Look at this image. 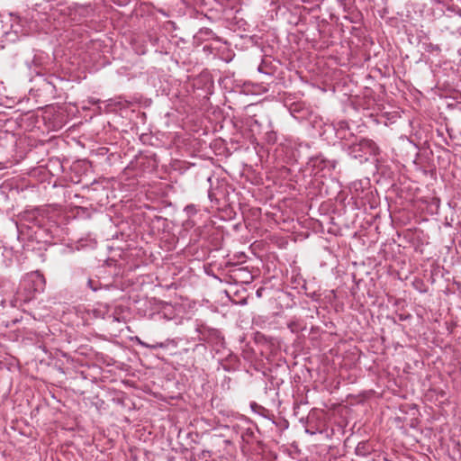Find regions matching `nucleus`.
<instances>
[{"label": "nucleus", "mask_w": 461, "mask_h": 461, "mask_svg": "<svg viewBox=\"0 0 461 461\" xmlns=\"http://www.w3.org/2000/svg\"><path fill=\"white\" fill-rule=\"evenodd\" d=\"M46 281L42 274L34 271L27 274L20 282L15 294L17 303H29L37 294L45 289Z\"/></svg>", "instance_id": "f257e3e1"}, {"label": "nucleus", "mask_w": 461, "mask_h": 461, "mask_svg": "<svg viewBox=\"0 0 461 461\" xmlns=\"http://www.w3.org/2000/svg\"><path fill=\"white\" fill-rule=\"evenodd\" d=\"M377 145L368 139H362L358 142L352 143L348 147V154L355 159L366 161L368 156H375L378 153Z\"/></svg>", "instance_id": "f03ea898"}, {"label": "nucleus", "mask_w": 461, "mask_h": 461, "mask_svg": "<svg viewBox=\"0 0 461 461\" xmlns=\"http://www.w3.org/2000/svg\"><path fill=\"white\" fill-rule=\"evenodd\" d=\"M69 16L76 23H83L86 19L92 16L94 9L91 5L74 4L69 6Z\"/></svg>", "instance_id": "7ed1b4c3"}, {"label": "nucleus", "mask_w": 461, "mask_h": 461, "mask_svg": "<svg viewBox=\"0 0 461 461\" xmlns=\"http://www.w3.org/2000/svg\"><path fill=\"white\" fill-rule=\"evenodd\" d=\"M198 331L200 333L201 339L207 343L213 345H221L223 343V336L217 329L201 326L198 329Z\"/></svg>", "instance_id": "20e7f679"}, {"label": "nucleus", "mask_w": 461, "mask_h": 461, "mask_svg": "<svg viewBox=\"0 0 461 461\" xmlns=\"http://www.w3.org/2000/svg\"><path fill=\"white\" fill-rule=\"evenodd\" d=\"M104 320L107 321L110 324L125 323L126 318L123 307L116 304H108V311Z\"/></svg>", "instance_id": "39448f33"}, {"label": "nucleus", "mask_w": 461, "mask_h": 461, "mask_svg": "<svg viewBox=\"0 0 461 461\" xmlns=\"http://www.w3.org/2000/svg\"><path fill=\"white\" fill-rule=\"evenodd\" d=\"M165 223V219H163L162 217H158V216H154V219L151 220V222L149 224V234L151 236V237H156L158 233H159V225L162 224L164 225Z\"/></svg>", "instance_id": "423d86ee"}, {"label": "nucleus", "mask_w": 461, "mask_h": 461, "mask_svg": "<svg viewBox=\"0 0 461 461\" xmlns=\"http://www.w3.org/2000/svg\"><path fill=\"white\" fill-rule=\"evenodd\" d=\"M108 304L107 303H97L95 307L92 310L93 315L95 318L103 319L104 315L107 313Z\"/></svg>", "instance_id": "0eeeda50"}, {"label": "nucleus", "mask_w": 461, "mask_h": 461, "mask_svg": "<svg viewBox=\"0 0 461 461\" xmlns=\"http://www.w3.org/2000/svg\"><path fill=\"white\" fill-rule=\"evenodd\" d=\"M146 5V17L149 15H154L155 11H158V13H161L163 15H165V12L161 8H157L155 6V3L149 0H146L145 3Z\"/></svg>", "instance_id": "6e6552de"}, {"label": "nucleus", "mask_w": 461, "mask_h": 461, "mask_svg": "<svg viewBox=\"0 0 461 461\" xmlns=\"http://www.w3.org/2000/svg\"><path fill=\"white\" fill-rule=\"evenodd\" d=\"M146 279H148V280H146V284H151L155 286L161 285V282L159 280V276H158V273H155V274L151 273V272L148 273L146 275Z\"/></svg>", "instance_id": "1a4fd4ad"}, {"label": "nucleus", "mask_w": 461, "mask_h": 461, "mask_svg": "<svg viewBox=\"0 0 461 461\" xmlns=\"http://www.w3.org/2000/svg\"><path fill=\"white\" fill-rule=\"evenodd\" d=\"M369 453L368 446L366 442H360L356 447V454L357 456H365Z\"/></svg>", "instance_id": "9d476101"}, {"label": "nucleus", "mask_w": 461, "mask_h": 461, "mask_svg": "<svg viewBox=\"0 0 461 461\" xmlns=\"http://www.w3.org/2000/svg\"><path fill=\"white\" fill-rule=\"evenodd\" d=\"M254 438V431L251 429H246L242 434V439L247 443H249L250 439Z\"/></svg>", "instance_id": "9b49d317"}, {"label": "nucleus", "mask_w": 461, "mask_h": 461, "mask_svg": "<svg viewBox=\"0 0 461 461\" xmlns=\"http://www.w3.org/2000/svg\"><path fill=\"white\" fill-rule=\"evenodd\" d=\"M425 46H426L425 50L428 52H433V51L439 52L440 51V48L438 45H436L433 43H426Z\"/></svg>", "instance_id": "f8f14e48"}, {"label": "nucleus", "mask_w": 461, "mask_h": 461, "mask_svg": "<svg viewBox=\"0 0 461 461\" xmlns=\"http://www.w3.org/2000/svg\"><path fill=\"white\" fill-rule=\"evenodd\" d=\"M99 285L98 281H94L92 279H88L87 281V286L94 292H96L100 288Z\"/></svg>", "instance_id": "ddd939ff"}, {"label": "nucleus", "mask_w": 461, "mask_h": 461, "mask_svg": "<svg viewBox=\"0 0 461 461\" xmlns=\"http://www.w3.org/2000/svg\"><path fill=\"white\" fill-rule=\"evenodd\" d=\"M145 347H146V348H156L157 347L164 348V347H166V345H165L164 343H162V342H160V343H158V344H156V345H155V344L146 343V344H145Z\"/></svg>", "instance_id": "4468645a"}, {"label": "nucleus", "mask_w": 461, "mask_h": 461, "mask_svg": "<svg viewBox=\"0 0 461 461\" xmlns=\"http://www.w3.org/2000/svg\"><path fill=\"white\" fill-rule=\"evenodd\" d=\"M199 34L211 35L212 34V32L208 28H204L200 30Z\"/></svg>", "instance_id": "2eb2a0df"}, {"label": "nucleus", "mask_w": 461, "mask_h": 461, "mask_svg": "<svg viewBox=\"0 0 461 461\" xmlns=\"http://www.w3.org/2000/svg\"><path fill=\"white\" fill-rule=\"evenodd\" d=\"M299 111H300L299 104H294L293 106L291 107V113H294L299 112Z\"/></svg>", "instance_id": "dca6fc26"}, {"label": "nucleus", "mask_w": 461, "mask_h": 461, "mask_svg": "<svg viewBox=\"0 0 461 461\" xmlns=\"http://www.w3.org/2000/svg\"><path fill=\"white\" fill-rule=\"evenodd\" d=\"M262 291H263V288H259V289L257 291V295L260 297V296L262 295Z\"/></svg>", "instance_id": "f3484780"}, {"label": "nucleus", "mask_w": 461, "mask_h": 461, "mask_svg": "<svg viewBox=\"0 0 461 461\" xmlns=\"http://www.w3.org/2000/svg\"><path fill=\"white\" fill-rule=\"evenodd\" d=\"M384 461H393V460H391V459H388V458L384 457Z\"/></svg>", "instance_id": "a211bd4d"}, {"label": "nucleus", "mask_w": 461, "mask_h": 461, "mask_svg": "<svg viewBox=\"0 0 461 461\" xmlns=\"http://www.w3.org/2000/svg\"><path fill=\"white\" fill-rule=\"evenodd\" d=\"M157 316H158V317H159V318H161V317H162V315H161L159 312H158V313H157Z\"/></svg>", "instance_id": "6ab92c4d"}, {"label": "nucleus", "mask_w": 461, "mask_h": 461, "mask_svg": "<svg viewBox=\"0 0 461 461\" xmlns=\"http://www.w3.org/2000/svg\"><path fill=\"white\" fill-rule=\"evenodd\" d=\"M239 271H246L244 268H240Z\"/></svg>", "instance_id": "aec40b11"}]
</instances>
